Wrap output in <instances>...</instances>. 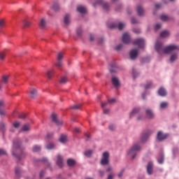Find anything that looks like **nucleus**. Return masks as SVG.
<instances>
[{
    "instance_id": "obj_29",
    "label": "nucleus",
    "mask_w": 179,
    "mask_h": 179,
    "mask_svg": "<svg viewBox=\"0 0 179 179\" xmlns=\"http://www.w3.org/2000/svg\"><path fill=\"white\" fill-rule=\"evenodd\" d=\"M21 131H23L24 132H27V131H30V125L29 124H24Z\"/></svg>"
},
{
    "instance_id": "obj_9",
    "label": "nucleus",
    "mask_w": 179,
    "mask_h": 179,
    "mask_svg": "<svg viewBox=\"0 0 179 179\" xmlns=\"http://www.w3.org/2000/svg\"><path fill=\"white\" fill-rule=\"evenodd\" d=\"M130 58L131 59H135L138 55H139V50L138 49H133L130 51Z\"/></svg>"
},
{
    "instance_id": "obj_59",
    "label": "nucleus",
    "mask_w": 179,
    "mask_h": 179,
    "mask_svg": "<svg viewBox=\"0 0 179 179\" xmlns=\"http://www.w3.org/2000/svg\"><path fill=\"white\" fill-rule=\"evenodd\" d=\"M133 31H134V33H136V34H139L141 33V29H134Z\"/></svg>"
},
{
    "instance_id": "obj_36",
    "label": "nucleus",
    "mask_w": 179,
    "mask_h": 179,
    "mask_svg": "<svg viewBox=\"0 0 179 179\" xmlns=\"http://www.w3.org/2000/svg\"><path fill=\"white\" fill-rule=\"evenodd\" d=\"M160 19L161 20H162V22H167L168 20H170V17H169L168 15H161Z\"/></svg>"
},
{
    "instance_id": "obj_27",
    "label": "nucleus",
    "mask_w": 179,
    "mask_h": 179,
    "mask_svg": "<svg viewBox=\"0 0 179 179\" xmlns=\"http://www.w3.org/2000/svg\"><path fill=\"white\" fill-rule=\"evenodd\" d=\"M37 96V90L36 89H31L30 90V97L34 99Z\"/></svg>"
},
{
    "instance_id": "obj_25",
    "label": "nucleus",
    "mask_w": 179,
    "mask_h": 179,
    "mask_svg": "<svg viewBox=\"0 0 179 179\" xmlns=\"http://www.w3.org/2000/svg\"><path fill=\"white\" fill-rule=\"evenodd\" d=\"M110 73H115L117 64H115V63H113L112 64H110Z\"/></svg>"
},
{
    "instance_id": "obj_8",
    "label": "nucleus",
    "mask_w": 179,
    "mask_h": 179,
    "mask_svg": "<svg viewBox=\"0 0 179 179\" xmlns=\"http://www.w3.org/2000/svg\"><path fill=\"white\" fill-rule=\"evenodd\" d=\"M150 135H152V131L150 130L147 131L145 133H143L141 135V141L143 143L146 142V141L149 139V136H150Z\"/></svg>"
},
{
    "instance_id": "obj_48",
    "label": "nucleus",
    "mask_w": 179,
    "mask_h": 179,
    "mask_svg": "<svg viewBox=\"0 0 179 179\" xmlns=\"http://www.w3.org/2000/svg\"><path fill=\"white\" fill-rule=\"evenodd\" d=\"M23 24H24V27H29L30 26V24H31V23H30V22H29L27 20H24Z\"/></svg>"
},
{
    "instance_id": "obj_60",
    "label": "nucleus",
    "mask_w": 179,
    "mask_h": 179,
    "mask_svg": "<svg viewBox=\"0 0 179 179\" xmlns=\"http://www.w3.org/2000/svg\"><path fill=\"white\" fill-rule=\"evenodd\" d=\"M45 175V171H41L40 172L39 176H40L41 178H43V177H44Z\"/></svg>"
},
{
    "instance_id": "obj_61",
    "label": "nucleus",
    "mask_w": 179,
    "mask_h": 179,
    "mask_svg": "<svg viewBox=\"0 0 179 179\" xmlns=\"http://www.w3.org/2000/svg\"><path fill=\"white\" fill-rule=\"evenodd\" d=\"M109 129L110 131H114L115 129V126L113 124L109 125Z\"/></svg>"
},
{
    "instance_id": "obj_64",
    "label": "nucleus",
    "mask_w": 179,
    "mask_h": 179,
    "mask_svg": "<svg viewBox=\"0 0 179 179\" xmlns=\"http://www.w3.org/2000/svg\"><path fill=\"white\" fill-rule=\"evenodd\" d=\"M160 27H162V24H157L155 27V30H159V29H160Z\"/></svg>"
},
{
    "instance_id": "obj_52",
    "label": "nucleus",
    "mask_w": 179,
    "mask_h": 179,
    "mask_svg": "<svg viewBox=\"0 0 179 179\" xmlns=\"http://www.w3.org/2000/svg\"><path fill=\"white\" fill-rule=\"evenodd\" d=\"M6 155V151L3 149H0V156H3Z\"/></svg>"
},
{
    "instance_id": "obj_18",
    "label": "nucleus",
    "mask_w": 179,
    "mask_h": 179,
    "mask_svg": "<svg viewBox=\"0 0 179 179\" xmlns=\"http://www.w3.org/2000/svg\"><path fill=\"white\" fill-rule=\"evenodd\" d=\"M22 173H23V171H22L20 167H19V166L15 167V174L16 177H17L18 178H20V176Z\"/></svg>"
},
{
    "instance_id": "obj_14",
    "label": "nucleus",
    "mask_w": 179,
    "mask_h": 179,
    "mask_svg": "<svg viewBox=\"0 0 179 179\" xmlns=\"http://www.w3.org/2000/svg\"><path fill=\"white\" fill-rule=\"evenodd\" d=\"M111 82L115 87H120V80L117 77H113Z\"/></svg>"
},
{
    "instance_id": "obj_4",
    "label": "nucleus",
    "mask_w": 179,
    "mask_h": 179,
    "mask_svg": "<svg viewBox=\"0 0 179 179\" xmlns=\"http://www.w3.org/2000/svg\"><path fill=\"white\" fill-rule=\"evenodd\" d=\"M139 150H141V146L135 144L128 152V155L132 156V159H135L136 157V152H139Z\"/></svg>"
},
{
    "instance_id": "obj_13",
    "label": "nucleus",
    "mask_w": 179,
    "mask_h": 179,
    "mask_svg": "<svg viewBox=\"0 0 179 179\" xmlns=\"http://www.w3.org/2000/svg\"><path fill=\"white\" fill-rule=\"evenodd\" d=\"M145 114H146L147 118H149V120H152L155 118V113H153V111L150 109H147L145 110Z\"/></svg>"
},
{
    "instance_id": "obj_11",
    "label": "nucleus",
    "mask_w": 179,
    "mask_h": 179,
    "mask_svg": "<svg viewBox=\"0 0 179 179\" xmlns=\"http://www.w3.org/2000/svg\"><path fill=\"white\" fill-rule=\"evenodd\" d=\"M124 24L122 22H120L118 24V25H117V24H111L110 26H109V29H119V30H122L124 29Z\"/></svg>"
},
{
    "instance_id": "obj_22",
    "label": "nucleus",
    "mask_w": 179,
    "mask_h": 179,
    "mask_svg": "<svg viewBox=\"0 0 179 179\" xmlns=\"http://www.w3.org/2000/svg\"><path fill=\"white\" fill-rule=\"evenodd\" d=\"M137 14L139 16H143V15L145 14V10H143V8H142V6H137Z\"/></svg>"
},
{
    "instance_id": "obj_33",
    "label": "nucleus",
    "mask_w": 179,
    "mask_h": 179,
    "mask_svg": "<svg viewBox=\"0 0 179 179\" xmlns=\"http://www.w3.org/2000/svg\"><path fill=\"white\" fill-rule=\"evenodd\" d=\"M177 58H178L177 53L173 54V55H171V56L170 57V62H173L176 61V59H177Z\"/></svg>"
},
{
    "instance_id": "obj_51",
    "label": "nucleus",
    "mask_w": 179,
    "mask_h": 179,
    "mask_svg": "<svg viewBox=\"0 0 179 179\" xmlns=\"http://www.w3.org/2000/svg\"><path fill=\"white\" fill-rule=\"evenodd\" d=\"M73 133L74 134H80V129L78 128V127L74 128Z\"/></svg>"
},
{
    "instance_id": "obj_16",
    "label": "nucleus",
    "mask_w": 179,
    "mask_h": 179,
    "mask_svg": "<svg viewBox=\"0 0 179 179\" xmlns=\"http://www.w3.org/2000/svg\"><path fill=\"white\" fill-rule=\"evenodd\" d=\"M52 122H55L57 125H62V122H59L58 118H57V115L52 114L51 115Z\"/></svg>"
},
{
    "instance_id": "obj_26",
    "label": "nucleus",
    "mask_w": 179,
    "mask_h": 179,
    "mask_svg": "<svg viewBox=\"0 0 179 179\" xmlns=\"http://www.w3.org/2000/svg\"><path fill=\"white\" fill-rule=\"evenodd\" d=\"M141 111V109L139 108H134L131 113H130V118H132L135 114H138Z\"/></svg>"
},
{
    "instance_id": "obj_3",
    "label": "nucleus",
    "mask_w": 179,
    "mask_h": 179,
    "mask_svg": "<svg viewBox=\"0 0 179 179\" xmlns=\"http://www.w3.org/2000/svg\"><path fill=\"white\" fill-rule=\"evenodd\" d=\"M101 164V166H108L110 164V153L108 152H104L102 154Z\"/></svg>"
},
{
    "instance_id": "obj_43",
    "label": "nucleus",
    "mask_w": 179,
    "mask_h": 179,
    "mask_svg": "<svg viewBox=\"0 0 179 179\" xmlns=\"http://www.w3.org/2000/svg\"><path fill=\"white\" fill-rule=\"evenodd\" d=\"M56 66L59 69H61V66H62V60H57V62L56 63Z\"/></svg>"
},
{
    "instance_id": "obj_15",
    "label": "nucleus",
    "mask_w": 179,
    "mask_h": 179,
    "mask_svg": "<svg viewBox=\"0 0 179 179\" xmlns=\"http://www.w3.org/2000/svg\"><path fill=\"white\" fill-rule=\"evenodd\" d=\"M158 94L159 96H162V97H164V96H167V91H166V89H164V87H161L158 90Z\"/></svg>"
},
{
    "instance_id": "obj_50",
    "label": "nucleus",
    "mask_w": 179,
    "mask_h": 179,
    "mask_svg": "<svg viewBox=\"0 0 179 179\" xmlns=\"http://www.w3.org/2000/svg\"><path fill=\"white\" fill-rule=\"evenodd\" d=\"M132 75L134 79L136 78V76H138V73L136 72V70L135 69H132Z\"/></svg>"
},
{
    "instance_id": "obj_39",
    "label": "nucleus",
    "mask_w": 179,
    "mask_h": 179,
    "mask_svg": "<svg viewBox=\"0 0 179 179\" xmlns=\"http://www.w3.org/2000/svg\"><path fill=\"white\" fill-rule=\"evenodd\" d=\"M66 82H68V78L66 77H62L59 80V83H61L62 85H64V83H66Z\"/></svg>"
},
{
    "instance_id": "obj_1",
    "label": "nucleus",
    "mask_w": 179,
    "mask_h": 179,
    "mask_svg": "<svg viewBox=\"0 0 179 179\" xmlns=\"http://www.w3.org/2000/svg\"><path fill=\"white\" fill-rule=\"evenodd\" d=\"M155 50L159 55H163V54H171L173 51L178 50L179 47L177 45H170L164 48L162 42H157Z\"/></svg>"
},
{
    "instance_id": "obj_12",
    "label": "nucleus",
    "mask_w": 179,
    "mask_h": 179,
    "mask_svg": "<svg viewBox=\"0 0 179 179\" xmlns=\"http://www.w3.org/2000/svg\"><path fill=\"white\" fill-rule=\"evenodd\" d=\"M57 164L60 169L64 167V157L61 155H57Z\"/></svg>"
},
{
    "instance_id": "obj_34",
    "label": "nucleus",
    "mask_w": 179,
    "mask_h": 179,
    "mask_svg": "<svg viewBox=\"0 0 179 179\" xmlns=\"http://www.w3.org/2000/svg\"><path fill=\"white\" fill-rule=\"evenodd\" d=\"M59 141L61 142V143H65V142H66V136L62 135Z\"/></svg>"
},
{
    "instance_id": "obj_58",
    "label": "nucleus",
    "mask_w": 179,
    "mask_h": 179,
    "mask_svg": "<svg viewBox=\"0 0 179 179\" xmlns=\"http://www.w3.org/2000/svg\"><path fill=\"white\" fill-rule=\"evenodd\" d=\"M124 171H125L124 169H122V171H120V173H118L117 176H118V177H119L120 178H121V177H122V175L124 174Z\"/></svg>"
},
{
    "instance_id": "obj_28",
    "label": "nucleus",
    "mask_w": 179,
    "mask_h": 179,
    "mask_svg": "<svg viewBox=\"0 0 179 179\" xmlns=\"http://www.w3.org/2000/svg\"><path fill=\"white\" fill-rule=\"evenodd\" d=\"M169 34H170V33L169 32V31H163L160 34V37L166 38V37H169Z\"/></svg>"
},
{
    "instance_id": "obj_57",
    "label": "nucleus",
    "mask_w": 179,
    "mask_h": 179,
    "mask_svg": "<svg viewBox=\"0 0 179 179\" xmlns=\"http://www.w3.org/2000/svg\"><path fill=\"white\" fill-rule=\"evenodd\" d=\"M121 48H122V44H119L115 47V50L117 51H120V50H121Z\"/></svg>"
},
{
    "instance_id": "obj_10",
    "label": "nucleus",
    "mask_w": 179,
    "mask_h": 179,
    "mask_svg": "<svg viewBox=\"0 0 179 179\" xmlns=\"http://www.w3.org/2000/svg\"><path fill=\"white\" fill-rule=\"evenodd\" d=\"M122 40L124 44H129L131 43V36L127 33H125L123 34Z\"/></svg>"
},
{
    "instance_id": "obj_45",
    "label": "nucleus",
    "mask_w": 179,
    "mask_h": 179,
    "mask_svg": "<svg viewBox=\"0 0 179 179\" xmlns=\"http://www.w3.org/2000/svg\"><path fill=\"white\" fill-rule=\"evenodd\" d=\"M167 106H169L167 102H162L160 104V108H166Z\"/></svg>"
},
{
    "instance_id": "obj_42",
    "label": "nucleus",
    "mask_w": 179,
    "mask_h": 179,
    "mask_svg": "<svg viewBox=\"0 0 179 179\" xmlns=\"http://www.w3.org/2000/svg\"><path fill=\"white\" fill-rule=\"evenodd\" d=\"M41 150V147L38 145H34L33 148V152H40Z\"/></svg>"
},
{
    "instance_id": "obj_17",
    "label": "nucleus",
    "mask_w": 179,
    "mask_h": 179,
    "mask_svg": "<svg viewBox=\"0 0 179 179\" xmlns=\"http://www.w3.org/2000/svg\"><path fill=\"white\" fill-rule=\"evenodd\" d=\"M147 172H148V174L149 175L153 174V164L152 162H149L148 164Z\"/></svg>"
},
{
    "instance_id": "obj_31",
    "label": "nucleus",
    "mask_w": 179,
    "mask_h": 179,
    "mask_svg": "<svg viewBox=\"0 0 179 179\" xmlns=\"http://www.w3.org/2000/svg\"><path fill=\"white\" fill-rule=\"evenodd\" d=\"M153 86V83L152 81H148L147 84L144 86V88L145 90H148V89H150Z\"/></svg>"
},
{
    "instance_id": "obj_44",
    "label": "nucleus",
    "mask_w": 179,
    "mask_h": 179,
    "mask_svg": "<svg viewBox=\"0 0 179 179\" xmlns=\"http://www.w3.org/2000/svg\"><path fill=\"white\" fill-rule=\"evenodd\" d=\"M55 145L53 143H50L47 145V149H54Z\"/></svg>"
},
{
    "instance_id": "obj_24",
    "label": "nucleus",
    "mask_w": 179,
    "mask_h": 179,
    "mask_svg": "<svg viewBox=\"0 0 179 179\" xmlns=\"http://www.w3.org/2000/svg\"><path fill=\"white\" fill-rule=\"evenodd\" d=\"M108 103H115V99H109L107 102H103L101 103L102 108L106 107L108 105Z\"/></svg>"
},
{
    "instance_id": "obj_5",
    "label": "nucleus",
    "mask_w": 179,
    "mask_h": 179,
    "mask_svg": "<svg viewBox=\"0 0 179 179\" xmlns=\"http://www.w3.org/2000/svg\"><path fill=\"white\" fill-rule=\"evenodd\" d=\"M169 136H170L169 133L164 134L163 131H159L157 134V141H158V142H163V141H166Z\"/></svg>"
},
{
    "instance_id": "obj_6",
    "label": "nucleus",
    "mask_w": 179,
    "mask_h": 179,
    "mask_svg": "<svg viewBox=\"0 0 179 179\" xmlns=\"http://www.w3.org/2000/svg\"><path fill=\"white\" fill-rule=\"evenodd\" d=\"M134 45H138V48H145V39L137 38L133 42Z\"/></svg>"
},
{
    "instance_id": "obj_23",
    "label": "nucleus",
    "mask_w": 179,
    "mask_h": 179,
    "mask_svg": "<svg viewBox=\"0 0 179 179\" xmlns=\"http://www.w3.org/2000/svg\"><path fill=\"white\" fill-rule=\"evenodd\" d=\"M39 27L42 29L44 30L45 27H47V22H45V20L41 19L39 23Z\"/></svg>"
},
{
    "instance_id": "obj_35",
    "label": "nucleus",
    "mask_w": 179,
    "mask_h": 179,
    "mask_svg": "<svg viewBox=\"0 0 179 179\" xmlns=\"http://www.w3.org/2000/svg\"><path fill=\"white\" fill-rule=\"evenodd\" d=\"M52 9L55 12H58L59 10V5H58V3H55L52 6Z\"/></svg>"
},
{
    "instance_id": "obj_40",
    "label": "nucleus",
    "mask_w": 179,
    "mask_h": 179,
    "mask_svg": "<svg viewBox=\"0 0 179 179\" xmlns=\"http://www.w3.org/2000/svg\"><path fill=\"white\" fill-rule=\"evenodd\" d=\"M6 57V53L5 52V51L0 52V59L1 61H3Z\"/></svg>"
},
{
    "instance_id": "obj_38",
    "label": "nucleus",
    "mask_w": 179,
    "mask_h": 179,
    "mask_svg": "<svg viewBox=\"0 0 179 179\" xmlns=\"http://www.w3.org/2000/svg\"><path fill=\"white\" fill-rule=\"evenodd\" d=\"M82 107V104H78L71 106V110H79Z\"/></svg>"
},
{
    "instance_id": "obj_7",
    "label": "nucleus",
    "mask_w": 179,
    "mask_h": 179,
    "mask_svg": "<svg viewBox=\"0 0 179 179\" xmlns=\"http://www.w3.org/2000/svg\"><path fill=\"white\" fill-rule=\"evenodd\" d=\"M97 5H101L103 9L105 10H108L110 9V6H108V3L103 2V0H97L94 3V6L96 7Z\"/></svg>"
},
{
    "instance_id": "obj_2",
    "label": "nucleus",
    "mask_w": 179,
    "mask_h": 179,
    "mask_svg": "<svg viewBox=\"0 0 179 179\" xmlns=\"http://www.w3.org/2000/svg\"><path fill=\"white\" fill-rule=\"evenodd\" d=\"M22 145V141L19 138H16L13 141V155L18 160H20L22 159V157H24L25 155L23 152V150H22V148H20V145Z\"/></svg>"
},
{
    "instance_id": "obj_62",
    "label": "nucleus",
    "mask_w": 179,
    "mask_h": 179,
    "mask_svg": "<svg viewBox=\"0 0 179 179\" xmlns=\"http://www.w3.org/2000/svg\"><path fill=\"white\" fill-rule=\"evenodd\" d=\"M131 23H132V24H136V23H138V20H136L134 17H132Z\"/></svg>"
},
{
    "instance_id": "obj_19",
    "label": "nucleus",
    "mask_w": 179,
    "mask_h": 179,
    "mask_svg": "<svg viewBox=\"0 0 179 179\" xmlns=\"http://www.w3.org/2000/svg\"><path fill=\"white\" fill-rule=\"evenodd\" d=\"M77 11L83 15L87 12V10L85 6H79L77 7Z\"/></svg>"
},
{
    "instance_id": "obj_32",
    "label": "nucleus",
    "mask_w": 179,
    "mask_h": 179,
    "mask_svg": "<svg viewBox=\"0 0 179 179\" xmlns=\"http://www.w3.org/2000/svg\"><path fill=\"white\" fill-rule=\"evenodd\" d=\"M85 156L87 157H92V155H93V151L89 150L84 152Z\"/></svg>"
},
{
    "instance_id": "obj_49",
    "label": "nucleus",
    "mask_w": 179,
    "mask_h": 179,
    "mask_svg": "<svg viewBox=\"0 0 179 179\" xmlns=\"http://www.w3.org/2000/svg\"><path fill=\"white\" fill-rule=\"evenodd\" d=\"M8 76H3L2 77V80H1L2 83H6L8 82Z\"/></svg>"
},
{
    "instance_id": "obj_55",
    "label": "nucleus",
    "mask_w": 179,
    "mask_h": 179,
    "mask_svg": "<svg viewBox=\"0 0 179 179\" xmlns=\"http://www.w3.org/2000/svg\"><path fill=\"white\" fill-rule=\"evenodd\" d=\"M36 162H41V163H45V162H47V158H43L42 159H38V160H36Z\"/></svg>"
},
{
    "instance_id": "obj_47",
    "label": "nucleus",
    "mask_w": 179,
    "mask_h": 179,
    "mask_svg": "<svg viewBox=\"0 0 179 179\" xmlns=\"http://www.w3.org/2000/svg\"><path fill=\"white\" fill-rule=\"evenodd\" d=\"M62 58H64V54L62 52H59L57 55V61H62Z\"/></svg>"
},
{
    "instance_id": "obj_63",
    "label": "nucleus",
    "mask_w": 179,
    "mask_h": 179,
    "mask_svg": "<svg viewBox=\"0 0 179 179\" xmlns=\"http://www.w3.org/2000/svg\"><path fill=\"white\" fill-rule=\"evenodd\" d=\"M85 138H86V141H89L90 138V134H89V133H85Z\"/></svg>"
},
{
    "instance_id": "obj_46",
    "label": "nucleus",
    "mask_w": 179,
    "mask_h": 179,
    "mask_svg": "<svg viewBox=\"0 0 179 179\" xmlns=\"http://www.w3.org/2000/svg\"><path fill=\"white\" fill-rule=\"evenodd\" d=\"M26 117H27V115L26 113H20L19 115H18V117L20 119V120H24V118H26Z\"/></svg>"
},
{
    "instance_id": "obj_30",
    "label": "nucleus",
    "mask_w": 179,
    "mask_h": 179,
    "mask_svg": "<svg viewBox=\"0 0 179 179\" xmlns=\"http://www.w3.org/2000/svg\"><path fill=\"white\" fill-rule=\"evenodd\" d=\"M69 14H66L64 16V22L66 25L69 24V23L71 22V21L69 20Z\"/></svg>"
},
{
    "instance_id": "obj_41",
    "label": "nucleus",
    "mask_w": 179,
    "mask_h": 179,
    "mask_svg": "<svg viewBox=\"0 0 179 179\" xmlns=\"http://www.w3.org/2000/svg\"><path fill=\"white\" fill-rule=\"evenodd\" d=\"M53 75H54V70L48 71L47 76L48 79H51Z\"/></svg>"
},
{
    "instance_id": "obj_20",
    "label": "nucleus",
    "mask_w": 179,
    "mask_h": 179,
    "mask_svg": "<svg viewBox=\"0 0 179 179\" xmlns=\"http://www.w3.org/2000/svg\"><path fill=\"white\" fill-rule=\"evenodd\" d=\"M76 165V161H75V159H67V166H69V167H73V166Z\"/></svg>"
},
{
    "instance_id": "obj_37",
    "label": "nucleus",
    "mask_w": 179,
    "mask_h": 179,
    "mask_svg": "<svg viewBox=\"0 0 179 179\" xmlns=\"http://www.w3.org/2000/svg\"><path fill=\"white\" fill-rule=\"evenodd\" d=\"M0 115L1 117H5V115H6V110H5V108H0Z\"/></svg>"
},
{
    "instance_id": "obj_56",
    "label": "nucleus",
    "mask_w": 179,
    "mask_h": 179,
    "mask_svg": "<svg viewBox=\"0 0 179 179\" xmlns=\"http://www.w3.org/2000/svg\"><path fill=\"white\" fill-rule=\"evenodd\" d=\"M13 125L14 128H19V127H20V122H16L13 123Z\"/></svg>"
},
{
    "instance_id": "obj_54",
    "label": "nucleus",
    "mask_w": 179,
    "mask_h": 179,
    "mask_svg": "<svg viewBox=\"0 0 179 179\" xmlns=\"http://www.w3.org/2000/svg\"><path fill=\"white\" fill-rule=\"evenodd\" d=\"M3 129H5V123L1 122L0 123V130L3 131Z\"/></svg>"
},
{
    "instance_id": "obj_53",
    "label": "nucleus",
    "mask_w": 179,
    "mask_h": 179,
    "mask_svg": "<svg viewBox=\"0 0 179 179\" xmlns=\"http://www.w3.org/2000/svg\"><path fill=\"white\" fill-rule=\"evenodd\" d=\"M82 33H83V31H82V28H78V29H77V34H78V36H82Z\"/></svg>"
},
{
    "instance_id": "obj_21",
    "label": "nucleus",
    "mask_w": 179,
    "mask_h": 179,
    "mask_svg": "<svg viewBox=\"0 0 179 179\" xmlns=\"http://www.w3.org/2000/svg\"><path fill=\"white\" fill-rule=\"evenodd\" d=\"M157 162L159 164H163V163H164V155H163V153L159 154L157 157Z\"/></svg>"
}]
</instances>
